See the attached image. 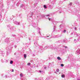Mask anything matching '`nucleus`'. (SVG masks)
I'll list each match as a JSON object with an SVG mask.
<instances>
[{"label": "nucleus", "mask_w": 80, "mask_h": 80, "mask_svg": "<svg viewBox=\"0 0 80 80\" xmlns=\"http://www.w3.org/2000/svg\"><path fill=\"white\" fill-rule=\"evenodd\" d=\"M31 64L29 62V63H28L27 65H28V66H30V64Z\"/></svg>", "instance_id": "nucleus-6"}, {"label": "nucleus", "mask_w": 80, "mask_h": 80, "mask_svg": "<svg viewBox=\"0 0 80 80\" xmlns=\"http://www.w3.org/2000/svg\"><path fill=\"white\" fill-rule=\"evenodd\" d=\"M49 21H50V18H49Z\"/></svg>", "instance_id": "nucleus-20"}, {"label": "nucleus", "mask_w": 80, "mask_h": 80, "mask_svg": "<svg viewBox=\"0 0 80 80\" xmlns=\"http://www.w3.org/2000/svg\"><path fill=\"white\" fill-rule=\"evenodd\" d=\"M45 17V16H42V17Z\"/></svg>", "instance_id": "nucleus-19"}, {"label": "nucleus", "mask_w": 80, "mask_h": 80, "mask_svg": "<svg viewBox=\"0 0 80 80\" xmlns=\"http://www.w3.org/2000/svg\"><path fill=\"white\" fill-rule=\"evenodd\" d=\"M72 2H70L69 4V5H72Z\"/></svg>", "instance_id": "nucleus-10"}, {"label": "nucleus", "mask_w": 80, "mask_h": 80, "mask_svg": "<svg viewBox=\"0 0 80 80\" xmlns=\"http://www.w3.org/2000/svg\"><path fill=\"white\" fill-rule=\"evenodd\" d=\"M75 40H76V39H75L74 40V41H75Z\"/></svg>", "instance_id": "nucleus-21"}, {"label": "nucleus", "mask_w": 80, "mask_h": 80, "mask_svg": "<svg viewBox=\"0 0 80 80\" xmlns=\"http://www.w3.org/2000/svg\"><path fill=\"white\" fill-rule=\"evenodd\" d=\"M65 48H67V46L65 47Z\"/></svg>", "instance_id": "nucleus-15"}, {"label": "nucleus", "mask_w": 80, "mask_h": 80, "mask_svg": "<svg viewBox=\"0 0 80 80\" xmlns=\"http://www.w3.org/2000/svg\"><path fill=\"white\" fill-rule=\"evenodd\" d=\"M77 80H80V79H78Z\"/></svg>", "instance_id": "nucleus-22"}, {"label": "nucleus", "mask_w": 80, "mask_h": 80, "mask_svg": "<svg viewBox=\"0 0 80 80\" xmlns=\"http://www.w3.org/2000/svg\"><path fill=\"white\" fill-rule=\"evenodd\" d=\"M56 71L57 72H59V69H57L56 70Z\"/></svg>", "instance_id": "nucleus-8"}, {"label": "nucleus", "mask_w": 80, "mask_h": 80, "mask_svg": "<svg viewBox=\"0 0 80 80\" xmlns=\"http://www.w3.org/2000/svg\"><path fill=\"white\" fill-rule=\"evenodd\" d=\"M20 76L22 77L23 75H22V73H21V74H20Z\"/></svg>", "instance_id": "nucleus-9"}, {"label": "nucleus", "mask_w": 80, "mask_h": 80, "mask_svg": "<svg viewBox=\"0 0 80 80\" xmlns=\"http://www.w3.org/2000/svg\"><path fill=\"white\" fill-rule=\"evenodd\" d=\"M24 58H26V57H27V55H26V54H25L24 55Z\"/></svg>", "instance_id": "nucleus-4"}, {"label": "nucleus", "mask_w": 80, "mask_h": 80, "mask_svg": "<svg viewBox=\"0 0 80 80\" xmlns=\"http://www.w3.org/2000/svg\"><path fill=\"white\" fill-rule=\"evenodd\" d=\"M14 23H15V24H16V25H19V23L17 22V21L15 22Z\"/></svg>", "instance_id": "nucleus-1"}, {"label": "nucleus", "mask_w": 80, "mask_h": 80, "mask_svg": "<svg viewBox=\"0 0 80 80\" xmlns=\"http://www.w3.org/2000/svg\"><path fill=\"white\" fill-rule=\"evenodd\" d=\"M61 77L62 78H64L65 77V75H64L63 74H62V75Z\"/></svg>", "instance_id": "nucleus-3"}, {"label": "nucleus", "mask_w": 80, "mask_h": 80, "mask_svg": "<svg viewBox=\"0 0 80 80\" xmlns=\"http://www.w3.org/2000/svg\"><path fill=\"white\" fill-rule=\"evenodd\" d=\"M44 68L45 69H46V68H47L46 67H45Z\"/></svg>", "instance_id": "nucleus-18"}, {"label": "nucleus", "mask_w": 80, "mask_h": 80, "mask_svg": "<svg viewBox=\"0 0 80 80\" xmlns=\"http://www.w3.org/2000/svg\"><path fill=\"white\" fill-rule=\"evenodd\" d=\"M43 7H44V8H47V6H46V5H44Z\"/></svg>", "instance_id": "nucleus-5"}, {"label": "nucleus", "mask_w": 80, "mask_h": 80, "mask_svg": "<svg viewBox=\"0 0 80 80\" xmlns=\"http://www.w3.org/2000/svg\"><path fill=\"white\" fill-rule=\"evenodd\" d=\"M22 6H23V5H21V6L22 7Z\"/></svg>", "instance_id": "nucleus-23"}, {"label": "nucleus", "mask_w": 80, "mask_h": 80, "mask_svg": "<svg viewBox=\"0 0 80 80\" xmlns=\"http://www.w3.org/2000/svg\"><path fill=\"white\" fill-rule=\"evenodd\" d=\"M39 72H40V73H41V72H42V71H39Z\"/></svg>", "instance_id": "nucleus-17"}, {"label": "nucleus", "mask_w": 80, "mask_h": 80, "mask_svg": "<svg viewBox=\"0 0 80 80\" xmlns=\"http://www.w3.org/2000/svg\"><path fill=\"white\" fill-rule=\"evenodd\" d=\"M57 59L59 60H61V58L59 57H57Z\"/></svg>", "instance_id": "nucleus-2"}, {"label": "nucleus", "mask_w": 80, "mask_h": 80, "mask_svg": "<svg viewBox=\"0 0 80 80\" xmlns=\"http://www.w3.org/2000/svg\"><path fill=\"white\" fill-rule=\"evenodd\" d=\"M61 66H62V67H63V65L62 64H61Z\"/></svg>", "instance_id": "nucleus-11"}, {"label": "nucleus", "mask_w": 80, "mask_h": 80, "mask_svg": "<svg viewBox=\"0 0 80 80\" xmlns=\"http://www.w3.org/2000/svg\"><path fill=\"white\" fill-rule=\"evenodd\" d=\"M13 71H14L13 69H12V72H13Z\"/></svg>", "instance_id": "nucleus-16"}, {"label": "nucleus", "mask_w": 80, "mask_h": 80, "mask_svg": "<svg viewBox=\"0 0 80 80\" xmlns=\"http://www.w3.org/2000/svg\"><path fill=\"white\" fill-rule=\"evenodd\" d=\"M77 36L78 37V35H77Z\"/></svg>", "instance_id": "nucleus-24"}, {"label": "nucleus", "mask_w": 80, "mask_h": 80, "mask_svg": "<svg viewBox=\"0 0 80 80\" xmlns=\"http://www.w3.org/2000/svg\"><path fill=\"white\" fill-rule=\"evenodd\" d=\"M72 34H73V33H72Z\"/></svg>", "instance_id": "nucleus-25"}, {"label": "nucleus", "mask_w": 80, "mask_h": 80, "mask_svg": "<svg viewBox=\"0 0 80 80\" xmlns=\"http://www.w3.org/2000/svg\"><path fill=\"white\" fill-rule=\"evenodd\" d=\"M48 16H50V15L48 14L46 15V17H48Z\"/></svg>", "instance_id": "nucleus-13"}, {"label": "nucleus", "mask_w": 80, "mask_h": 80, "mask_svg": "<svg viewBox=\"0 0 80 80\" xmlns=\"http://www.w3.org/2000/svg\"><path fill=\"white\" fill-rule=\"evenodd\" d=\"M66 30H64L63 31L64 33H65L66 32Z\"/></svg>", "instance_id": "nucleus-12"}, {"label": "nucleus", "mask_w": 80, "mask_h": 80, "mask_svg": "<svg viewBox=\"0 0 80 80\" xmlns=\"http://www.w3.org/2000/svg\"><path fill=\"white\" fill-rule=\"evenodd\" d=\"M74 29L75 30H77V28H75Z\"/></svg>", "instance_id": "nucleus-14"}, {"label": "nucleus", "mask_w": 80, "mask_h": 80, "mask_svg": "<svg viewBox=\"0 0 80 80\" xmlns=\"http://www.w3.org/2000/svg\"><path fill=\"white\" fill-rule=\"evenodd\" d=\"M10 64H12L13 63V61H11L10 62Z\"/></svg>", "instance_id": "nucleus-7"}]
</instances>
